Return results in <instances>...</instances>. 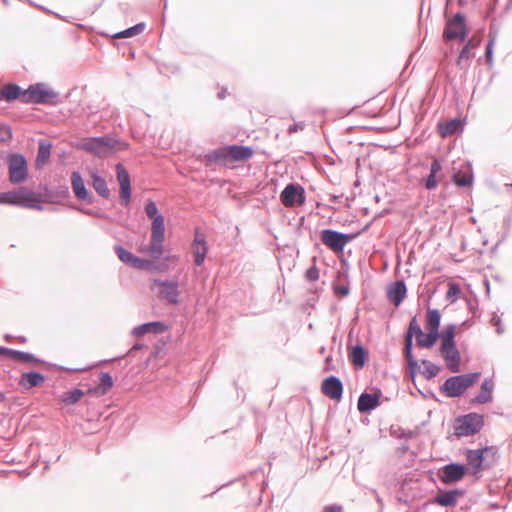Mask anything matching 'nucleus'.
Returning a JSON list of instances; mask_svg holds the SVG:
<instances>
[{
  "instance_id": "f257e3e1",
  "label": "nucleus",
  "mask_w": 512,
  "mask_h": 512,
  "mask_svg": "<svg viewBox=\"0 0 512 512\" xmlns=\"http://www.w3.org/2000/svg\"><path fill=\"white\" fill-rule=\"evenodd\" d=\"M144 210L147 217L151 220V238L148 252L151 258L159 259L164 252L165 218L156 202L151 198L147 199Z\"/></svg>"
},
{
  "instance_id": "f03ea898",
  "label": "nucleus",
  "mask_w": 512,
  "mask_h": 512,
  "mask_svg": "<svg viewBox=\"0 0 512 512\" xmlns=\"http://www.w3.org/2000/svg\"><path fill=\"white\" fill-rule=\"evenodd\" d=\"M254 155V149L251 146L228 144L217 149L208 151L203 159L206 165L226 164L228 162H245Z\"/></svg>"
},
{
  "instance_id": "7ed1b4c3",
  "label": "nucleus",
  "mask_w": 512,
  "mask_h": 512,
  "mask_svg": "<svg viewBox=\"0 0 512 512\" xmlns=\"http://www.w3.org/2000/svg\"><path fill=\"white\" fill-rule=\"evenodd\" d=\"M440 355L449 371L458 373L461 370V353L456 345V325L451 323L439 330Z\"/></svg>"
},
{
  "instance_id": "20e7f679",
  "label": "nucleus",
  "mask_w": 512,
  "mask_h": 512,
  "mask_svg": "<svg viewBox=\"0 0 512 512\" xmlns=\"http://www.w3.org/2000/svg\"><path fill=\"white\" fill-rule=\"evenodd\" d=\"M481 372H468L448 377L440 385V393L448 398H459L480 378Z\"/></svg>"
},
{
  "instance_id": "39448f33",
  "label": "nucleus",
  "mask_w": 512,
  "mask_h": 512,
  "mask_svg": "<svg viewBox=\"0 0 512 512\" xmlns=\"http://www.w3.org/2000/svg\"><path fill=\"white\" fill-rule=\"evenodd\" d=\"M484 425V415L480 413L469 412L467 414L459 415L454 419V432L452 435L448 436V439L452 440V437L460 439L463 437L474 436L483 429Z\"/></svg>"
},
{
  "instance_id": "423d86ee",
  "label": "nucleus",
  "mask_w": 512,
  "mask_h": 512,
  "mask_svg": "<svg viewBox=\"0 0 512 512\" xmlns=\"http://www.w3.org/2000/svg\"><path fill=\"white\" fill-rule=\"evenodd\" d=\"M35 198V191L28 187H19L10 191L0 192V205L29 208L37 211L44 210L43 204L34 202Z\"/></svg>"
},
{
  "instance_id": "0eeeda50",
  "label": "nucleus",
  "mask_w": 512,
  "mask_h": 512,
  "mask_svg": "<svg viewBox=\"0 0 512 512\" xmlns=\"http://www.w3.org/2000/svg\"><path fill=\"white\" fill-rule=\"evenodd\" d=\"M470 31L466 15L463 12H457L453 17L446 20L443 38L445 41L456 39L460 43H466L469 40Z\"/></svg>"
},
{
  "instance_id": "6e6552de",
  "label": "nucleus",
  "mask_w": 512,
  "mask_h": 512,
  "mask_svg": "<svg viewBox=\"0 0 512 512\" xmlns=\"http://www.w3.org/2000/svg\"><path fill=\"white\" fill-rule=\"evenodd\" d=\"M59 99V93L44 82H36L27 87V104H50L63 103Z\"/></svg>"
},
{
  "instance_id": "1a4fd4ad",
  "label": "nucleus",
  "mask_w": 512,
  "mask_h": 512,
  "mask_svg": "<svg viewBox=\"0 0 512 512\" xmlns=\"http://www.w3.org/2000/svg\"><path fill=\"white\" fill-rule=\"evenodd\" d=\"M9 358L14 361L24 363V364H34V365H46L48 367H57L61 371H81L82 369H72L64 366H58L56 364L49 363L42 358L37 357L35 354L22 351L18 349L8 348L0 345V359Z\"/></svg>"
},
{
  "instance_id": "9d476101",
  "label": "nucleus",
  "mask_w": 512,
  "mask_h": 512,
  "mask_svg": "<svg viewBox=\"0 0 512 512\" xmlns=\"http://www.w3.org/2000/svg\"><path fill=\"white\" fill-rule=\"evenodd\" d=\"M8 166V179L14 185H20L27 181L29 176L28 161L24 154L12 152L6 158Z\"/></svg>"
},
{
  "instance_id": "9b49d317",
  "label": "nucleus",
  "mask_w": 512,
  "mask_h": 512,
  "mask_svg": "<svg viewBox=\"0 0 512 512\" xmlns=\"http://www.w3.org/2000/svg\"><path fill=\"white\" fill-rule=\"evenodd\" d=\"M120 143L119 138L105 136H95L86 138L80 145L84 151L97 157H105L112 153L116 144Z\"/></svg>"
},
{
  "instance_id": "f8f14e48",
  "label": "nucleus",
  "mask_w": 512,
  "mask_h": 512,
  "mask_svg": "<svg viewBox=\"0 0 512 512\" xmlns=\"http://www.w3.org/2000/svg\"><path fill=\"white\" fill-rule=\"evenodd\" d=\"M357 238V234L343 233L326 228L320 231L322 243L334 253H343L345 246Z\"/></svg>"
},
{
  "instance_id": "ddd939ff",
  "label": "nucleus",
  "mask_w": 512,
  "mask_h": 512,
  "mask_svg": "<svg viewBox=\"0 0 512 512\" xmlns=\"http://www.w3.org/2000/svg\"><path fill=\"white\" fill-rule=\"evenodd\" d=\"M488 450H496L493 447H480L478 449H467L465 452V456L467 459L466 466H469L471 475L476 478L480 477V474L483 470H486L491 467V464L486 461L485 455L488 453Z\"/></svg>"
},
{
  "instance_id": "4468645a",
  "label": "nucleus",
  "mask_w": 512,
  "mask_h": 512,
  "mask_svg": "<svg viewBox=\"0 0 512 512\" xmlns=\"http://www.w3.org/2000/svg\"><path fill=\"white\" fill-rule=\"evenodd\" d=\"M469 473L470 469L466 464L450 462L439 469L438 478L443 484L451 485L461 481Z\"/></svg>"
},
{
  "instance_id": "2eb2a0df",
  "label": "nucleus",
  "mask_w": 512,
  "mask_h": 512,
  "mask_svg": "<svg viewBox=\"0 0 512 512\" xmlns=\"http://www.w3.org/2000/svg\"><path fill=\"white\" fill-rule=\"evenodd\" d=\"M280 200L286 207L302 206L306 201V192L302 185L288 183L280 193Z\"/></svg>"
},
{
  "instance_id": "dca6fc26",
  "label": "nucleus",
  "mask_w": 512,
  "mask_h": 512,
  "mask_svg": "<svg viewBox=\"0 0 512 512\" xmlns=\"http://www.w3.org/2000/svg\"><path fill=\"white\" fill-rule=\"evenodd\" d=\"M116 177L119 183V202L122 206L128 207L132 198L131 178L128 170L122 163L115 166Z\"/></svg>"
},
{
  "instance_id": "f3484780",
  "label": "nucleus",
  "mask_w": 512,
  "mask_h": 512,
  "mask_svg": "<svg viewBox=\"0 0 512 512\" xmlns=\"http://www.w3.org/2000/svg\"><path fill=\"white\" fill-rule=\"evenodd\" d=\"M154 285L158 286L157 296L166 300L169 304L178 305L180 303L179 282L170 279H155Z\"/></svg>"
},
{
  "instance_id": "a211bd4d",
  "label": "nucleus",
  "mask_w": 512,
  "mask_h": 512,
  "mask_svg": "<svg viewBox=\"0 0 512 512\" xmlns=\"http://www.w3.org/2000/svg\"><path fill=\"white\" fill-rule=\"evenodd\" d=\"M71 189L74 194V197L86 204H93L95 202V197L93 193L86 187L85 180L80 171L75 170L71 172L70 175Z\"/></svg>"
},
{
  "instance_id": "6ab92c4d",
  "label": "nucleus",
  "mask_w": 512,
  "mask_h": 512,
  "mask_svg": "<svg viewBox=\"0 0 512 512\" xmlns=\"http://www.w3.org/2000/svg\"><path fill=\"white\" fill-rule=\"evenodd\" d=\"M113 249L118 259L129 267L146 270L152 264L151 260L134 255L121 244H116Z\"/></svg>"
},
{
  "instance_id": "aec40b11",
  "label": "nucleus",
  "mask_w": 512,
  "mask_h": 512,
  "mask_svg": "<svg viewBox=\"0 0 512 512\" xmlns=\"http://www.w3.org/2000/svg\"><path fill=\"white\" fill-rule=\"evenodd\" d=\"M321 392L331 400L339 402L343 397V382L335 375L327 376L322 381Z\"/></svg>"
},
{
  "instance_id": "412c9836",
  "label": "nucleus",
  "mask_w": 512,
  "mask_h": 512,
  "mask_svg": "<svg viewBox=\"0 0 512 512\" xmlns=\"http://www.w3.org/2000/svg\"><path fill=\"white\" fill-rule=\"evenodd\" d=\"M191 250L194 255V264L196 266H202L208 253V243L204 233H202L199 228H196L194 231Z\"/></svg>"
},
{
  "instance_id": "4be33fe9",
  "label": "nucleus",
  "mask_w": 512,
  "mask_h": 512,
  "mask_svg": "<svg viewBox=\"0 0 512 512\" xmlns=\"http://www.w3.org/2000/svg\"><path fill=\"white\" fill-rule=\"evenodd\" d=\"M440 494L435 496L431 501L432 504H437L441 507H454L456 506L458 499L466 494V490L463 488L454 489H440Z\"/></svg>"
},
{
  "instance_id": "5701e85b",
  "label": "nucleus",
  "mask_w": 512,
  "mask_h": 512,
  "mask_svg": "<svg viewBox=\"0 0 512 512\" xmlns=\"http://www.w3.org/2000/svg\"><path fill=\"white\" fill-rule=\"evenodd\" d=\"M0 100L7 103L20 101L27 104V88H23L17 83H8L0 92Z\"/></svg>"
},
{
  "instance_id": "b1692460",
  "label": "nucleus",
  "mask_w": 512,
  "mask_h": 512,
  "mask_svg": "<svg viewBox=\"0 0 512 512\" xmlns=\"http://www.w3.org/2000/svg\"><path fill=\"white\" fill-rule=\"evenodd\" d=\"M348 359L356 370L363 369L369 359V350L358 341L348 346Z\"/></svg>"
},
{
  "instance_id": "393cba45",
  "label": "nucleus",
  "mask_w": 512,
  "mask_h": 512,
  "mask_svg": "<svg viewBox=\"0 0 512 512\" xmlns=\"http://www.w3.org/2000/svg\"><path fill=\"white\" fill-rule=\"evenodd\" d=\"M168 329H169V325L166 322L160 321V320H155V321L144 322L142 324L135 326L132 329L131 334L134 337H141V336H143L145 334H149V333L158 335V334L164 333Z\"/></svg>"
},
{
  "instance_id": "a878e982",
  "label": "nucleus",
  "mask_w": 512,
  "mask_h": 512,
  "mask_svg": "<svg viewBox=\"0 0 512 512\" xmlns=\"http://www.w3.org/2000/svg\"><path fill=\"white\" fill-rule=\"evenodd\" d=\"M387 298L395 306H400L407 296V286L403 279L392 282L387 288Z\"/></svg>"
},
{
  "instance_id": "bb28decb",
  "label": "nucleus",
  "mask_w": 512,
  "mask_h": 512,
  "mask_svg": "<svg viewBox=\"0 0 512 512\" xmlns=\"http://www.w3.org/2000/svg\"><path fill=\"white\" fill-rule=\"evenodd\" d=\"M464 126L465 120L454 117L447 121L439 122L437 124V130L441 137H448L463 132Z\"/></svg>"
},
{
  "instance_id": "cd10ccee",
  "label": "nucleus",
  "mask_w": 512,
  "mask_h": 512,
  "mask_svg": "<svg viewBox=\"0 0 512 512\" xmlns=\"http://www.w3.org/2000/svg\"><path fill=\"white\" fill-rule=\"evenodd\" d=\"M451 180L459 188L472 186L474 181L472 163L470 161H466L461 171H457L452 174Z\"/></svg>"
},
{
  "instance_id": "c85d7f7f",
  "label": "nucleus",
  "mask_w": 512,
  "mask_h": 512,
  "mask_svg": "<svg viewBox=\"0 0 512 512\" xmlns=\"http://www.w3.org/2000/svg\"><path fill=\"white\" fill-rule=\"evenodd\" d=\"M494 381L492 378H485L480 385L479 393L470 399V404L480 405L487 404L493 400Z\"/></svg>"
},
{
  "instance_id": "c756f323",
  "label": "nucleus",
  "mask_w": 512,
  "mask_h": 512,
  "mask_svg": "<svg viewBox=\"0 0 512 512\" xmlns=\"http://www.w3.org/2000/svg\"><path fill=\"white\" fill-rule=\"evenodd\" d=\"M442 163L439 158L434 157L430 165V172L427 177L422 178V186L428 190H434L438 186V181L441 180V176L438 177L439 172L442 171Z\"/></svg>"
},
{
  "instance_id": "7c9ffc66",
  "label": "nucleus",
  "mask_w": 512,
  "mask_h": 512,
  "mask_svg": "<svg viewBox=\"0 0 512 512\" xmlns=\"http://www.w3.org/2000/svg\"><path fill=\"white\" fill-rule=\"evenodd\" d=\"M46 380V376L36 370L24 371L21 373L18 384L26 390L41 386Z\"/></svg>"
},
{
  "instance_id": "2f4dec72",
  "label": "nucleus",
  "mask_w": 512,
  "mask_h": 512,
  "mask_svg": "<svg viewBox=\"0 0 512 512\" xmlns=\"http://www.w3.org/2000/svg\"><path fill=\"white\" fill-rule=\"evenodd\" d=\"M381 405L377 396H373L367 391H363L357 401V409L361 414H370Z\"/></svg>"
},
{
  "instance_id": "473e14b6",
  "label": "nucleus",
  "mask_w": 512,
  "mask_h": 512,
  "mask_svg": "<svg viewBox=\"0 0 512 512\" xmlns=\"http://www.w3.org/2000/svg\"><path fill=\"white\" fill-rule=\"evenodd\" d=\"M52 143L47 139H39L38 141V150L35 159V168L40 170L42 169L48 162L52 153Z\"/></svg>"
},
{
  "instance_id": "72a5a7b5",
  "label": "nucleus",
  "mask_w": 512,
  "mask_h": 512,
  "mask_svg": "<svg viewBox=\"0 0 512 512\" xmlns=\"http://www.w3.org/2000/svg\"><path fill=\"white\" fill-rule=\"evenodd\" d=\"M90 179L91 186L96 191V193L106 200L110 199L111 192L108 187L107 181L97 170L91 171Z\"/></svg>"
},
{
  "instance_id": "f704fd0d",
  "label": "nucleus",
  "mask_w": 512,
  "mask_h": 512,
  "mask_svg": "<svg viewBox=\"0 0 512 512\" xmlns=\"http://www.w3.org/2000/svg\"><path fill=\"white\" fill-rule=\"evenodd\" d=\"M463 47L460 50L457 60L456 66L460 69L466 70L469 67V59L473 58L475 54L472 52V48L479 46L480 41L473 42V39H469L466 43H463Z\"/></svg>"
},
{
  "instance_id": "c9c22d12",
  "label": "nucleus",
  "mask_w": 512,
  "mask_h": 512,
  "mask_svg": "<svg viewBox=\"0 0 512 512\" xmlns=\"http://www.w3.org/2000/svg\"><path fill=\"white\" fill-rule=\"evenodd\" d=\"M439 339V331L426 330L416 338V344L422 349H432Z\"/></svg>"
},
{
  "instance_id": "e433bc0d",
  "label": "nucleus",
  "mask_w": 512,
  "mask_h": 512,
  "mask_svg": "<svg viewBox=\"0 0 512 512\" xmlns=\"http://www.w3.org/2000/svg\"><path fill=\"white\" fill-rule=\"evenodd\" d=\"M84 396V390L78 387H73L72 389L63 392L59 397V401L67 406H70L77 404Z\"/></svg>"
},
{
  "instance_id": "4c0bfd02",
  "label": "nucleus",
  "mask_w": 512,
  "mask_h": 512,
  "mask_svg": "<svg viewBox=\"0 0 512 512\" xmlns=\"http://www.w3.org/2000/svg\"><path fill=\"white\" fill-rule=\"evenodd\" d=\"M441 325V313L437 308H427L426 320H425V329L426 330H434L439 331Z\"/></svg>"
},
{
  "instance_id": "58836bf2",
  "label": "nucleus",
  "mask_w": 512,
  "mask_h": 512,
  "mask_svg": "<svg viewBox=\"0 0 512 512\" xmlns=\"http://www.w3.org/2000/svg\"><path fill=\"white\" fill-rule=\"evenodd\" d=\"M338 276L341 278H345L346 282L343 284L333 283L332 290L335 295L344 298L347 297L350 293V284L348 280V272L347 271H337Z\"/></svg>"
},
{
  "instance_id": "ea45409f",
  "label": "nucleus",
  "mask_w": 512,
  "mask_h": 512,
  "mask_svg": "<svg viewBox=\"0 0 512 512\" xmlns=\"http://www.w3.org/2000/svg\"><path fill=\"white\" fill-rule=\"evenodd\" d=\"M145 28L146 24L144 22H139L131 27H128L122 31L115 33L114 37L120 39L134 37L136 35L141 34L145 30Z\"/></svg>"
},
{
  "instance_id": "a19ab883",
  "label": "nucleus",
  "mask_w": 512,
  "mask_h": 512,
  "mask_svg": "<svg viewBox=\"0 0 512 512\" xmlns=\"http://www.w3.org/2000/svg\"><path fill=\"white\" fill-rule=\"evenodd\" d=\"M421 363L424 366V369L421 371V373L426 380H432L441 370V366L434 364L427 359H422Z\"/></svg>"
},
{
  "instance_id": "79ce46f5",
  "label": "nucleus",
  "mask_w": 512,
  "mask_h": 512,
  "mask_svg": "<svg viewBox=\"0 0 512 512\" xmlns=\"http://www.w3.org/2000/svg\"><path fill=\"white\" fill-rule=\"evenodd\" d=\"M54 201L53 189H50L47 185H40L39 191L36 192V203H52Z\"/></svg>"
},
{
  "instance_id": "37998d69",
  "label": "nucleus",
  "mask_w": 512,
  "mask_h": 512,
  "mask_svg": "<svg viewBox=\"0 0 512 512\" xmlns=\"http://www.w3.org/2000/svg\"><path fill=\"white\" fill-rule=\"evenodd\" d=\"M99 387L102 390V394H107L110 389L114 386V379L110 372L101 371L98 375Z\"/></svg>"
},
{
  "instance_id": "c03bdc74",
  "label": "nucleus",
  "mask_w": 512,
  "mask_h": 512,
  "mask_svg": "<svg viewBox=\"0 0 512 512\" xmlns=\"http://www.w3.org/2000/svg\"><path fill=\"white\" fill-rule=\"evenodd\" d=\"M422 331L423 330L418 323L417 316H413L409 321L407 330L404 334V338H417Z\"/></svg>"
},
{
  "instance_id": "a18cd8bd",
  "label": "nucleus",
  "mask_w": 512,
  "mask_h": 512,
  "mask_svg": "<svg viewBox=\"0 0 512 512\" xmlns=\"http://www.w3.org/2000/svg\"><path fill=\"white\" fill-rule=\"evenodd\" d=\"M413 338H404V347L402 350V354L406 363L410 362H418L413 353Z\"/></svg>"
},
{
  "instance_id": "49530a36",
  "label": "nucleus",
  "mask_w": 512,
  "mask_h": 512,
  "mask_svg": "<svg viewBox=\"0 0 512 512\" xmlns=\"http://www.w3.org/2000/svg\"><path fill=\"white\" fill-rule=\"evenodd\" d=\"M390 434L398 439H411L416 435V433L413 430L404 429L400 426H391Z\"/></svg>"
},
{
  "instance_id": "de8ad7c7",
  "label": "nucleus",
  "mask_w": 512,
  "mask_h": 512,
  "mask_svg": "<svg viewBox=\"0 0 512 512\" xmlns=\"http://www.w3.org/2000/svg\"><path fill=\"white\" fill-rule=\"evenodd\" d=\"M460 294H461L460 286L454 281L449 282L448 290L446 293V299L450 303H455L460 298Z\"/></svg>"
},
{
  "instance_id": "09e8293b",
  "label": "nucleus",
  "mask_w": 512,
  "mask_h": 512,
  "mask_svg": "<svg viewBox=\"0 0 512 512\" xmlns=\"http://www.w3.org/2000/svg\"><path fill=\"white\" fill-rule=\"evenodd\" d=\"M317 257H312L313 264L305 271V280L307 282L313 283L319 279V269L316 266Z\"/></svg>"
},
{
  "instance_id": "8fccbe9b",
  "label": "nucleus",
  "mask_w": 512,
  "mask_h": 512,
  "mask_svg": "<svg viewBox=\"0 0 512 512\" xmlns=\"http://www.w3.org/2000/svg\"><path fill=\"white\" fill-rule=\"evenodd\" d=\"M493 57H494V44L492 39H488L485 45L484 59L489 68L493 65Z\"/></svg>"
},
{
  "instance_id": "3c124183",
  "label": "nucleus",
  "mask_w": 512,
  "mask_h": 512,
  "mask_svg": "<svg viewBox=\"0 0 512 512\" xmlns=\"http://www.w3.org/2000/svg\"><path fill=\"white\" fill-rule=\"evenodd\" d=\"M13 138L12 128L6 124H0V142H9Z\"/></svg>"
},
{
  "instance_id": "603ef678",
  "label": "nucleus",
  "mask_w": 512,
  "mask_h": 512,
  "mask_svg": "<svg viewBox=\"0 0 512 512\" xmlns=\"http://www.w3.org/2000/svg\"><path fill=\"white\" fill-rule=\"evenodd\" d=\"M406 365H407V370H408V376H409L410 380L415 384L417 374L420 372V369H421L419 361L406 363Z\"/></svg>"
},
{
  "instance_id": "864d4df0",
  "label": "nucleus",
  "mask_w": 512,
  "mask_h": 512,
  "mask_svg": "<svg viewBox=\"0 0 512 512\" xmlns=\"http://www.w3.org/2000/svg\"><path fill=\"white\" fill-rule=\"evenodd\" d=\"M54 198H68L70 196L69 188L67 185H60L53 189Z\"/></svg>"
},
{
  "instance_id": "5fc2aeb1",
  "label": "nucleus",
  "mask_w": 512,
  "mask_h": 512,
  "mask_svg": "<svg viewBox=\"0 0 512 512\" xmlns=\"http://www.w3.org/2000/svg\"><path fill=\"white\" fill-rule=\"evenodd\" d=\"M152 264L149 265L146 270H157V271H160V272H164V271H167L168 270V264L164 263V262H159L158 260L159 259H150Z\"/></svg>"
},
{
  "instance_id": "6e6d98bb",
  "label": "nucleus",
  "mask_w": 512,
  "mask_h": 512,
  "mask_svg": "<svg viewBox=\"0 0 512 512\" xmlns=\"http://www.w3.org/2000/svg\"><path fill=\"white\" fill-rule=\"evenodd\" d=\"M467 302V308L470 313H472L474 316H477L478 313V298L475 294L471 298L466 299Z\"/></svg>"
},
{
  "instance_id": "4d7b16f0",
  "label": "nucleus",
  "mask_w": 512,
  "mask_h": 512,
  "mask_svg": "<svg viewBox=\"0 0 512 512\" xmlns=\"http://www.w3.org/2000/svg\"><path fill=\"white\" fill-rule=\"evenodd\" d=\"M77 211H79L80 213L84 214V215H87V216H91V217H107L104 213H101L99 211H96L94 209H90V208H84V207H76Z\"/></svg>"
},
{
  "instance_id": "13d9d810",
  "label": "nucleus",
  "mask_w": 512,
  "mask_h": 512,
  "mask_svg": "<svg viewBox=\"0 0 512 512\" xmlns=\"http://www.w3.org/2000/svg\"><path fill=\"white\" fill-rule=\"evenodd\" d=\"M491 324L493 326H496V333L497 334H502L504 332V327L502 325L501 318L496 313H494L492 318H491Z\"/></svg>"
},
{
  "instance_id": "bf43d9fd",
  "label": "nucleus",
  "mask_w": 512,
  "mask_h": 512,
  "mask_svg": "<svg viewBox=\"0 0 512 512\" xmlns=\"http://www.w3.org/2000/svg\"><path fill=\"white\" fill-rule=\"evenodd\" d=\"M305 128V123L300 121V122H295L293 124H291L288 129H287V132L289 135L293 134V133H296L300 130H303Z\"/></svg>"
},
{
  "instance_id": "052dcab7",
  "label": "nucleus",
  "mask_w": 512,
  "mask_h": 512,
  "mask_svg": "<svg viewBox=\"0 0 512 512\" xmlns=\"http://www.w3.org/2000/svg\"><path fill=\"white\" fill-rule=\"evenodd\" d=\"M334 370H336V367L333 363V357L331 355H328L324 360V371L329 372Z\"/></svg>"
},
{
  "instance_id": "680f3d73",
  "label": "nucleus",
  "mask_w": 512,
  "mask_h": 512,
  "mask_svg": "<svg viewBox=\"0 0 512 512\" xmlns=\"http://www.w3.org/2000/svg\"><path fill=\"white\" fill-rule=\"evenodd\" d=\"M85 391V395H91V396H102V390L100 389V387L97 385V386H90L87 390H84Z\"/></svg>"
},
{
  "instance_id": "e2e57ef3",
  "label": "nucleus",
  "mask_w": 512,
  "mask_h": 512,
  "mask_svg": "<svg viewBox=\"0 0 512 512\" xmlns=\"http://www.w3.org/2000/svg\"><path fill=\"white\" fill-rule=\"evenodd\" d=\"M323 512H343V507L339 504H329L323 508Z\"/></svg>"
},
{
  "instance_id": "0e129e2a",
  "label": "nucleus",
  "mask_w": 512,
  "mask_h": 512,
  "mask_svg": "<svg viewBox=\"0 0 512 512\" xmlns=\"http://www.w3.org/2000/svg\"><path fill=\"white\" fill-rule=\"evenodd\" d=\"M512 226V214H508L503 218V227L505 230H510Z\"/></svg>"
},
{
  "instance_id": "69168bd1",
  "label": "nucleus",
  "mask_w": 512,
  "mask_h": 512,
  "mask_svg": "<svg viewBox=\"0 0 512 512\" xmlns=\"http://www.w3.org/2000/svg\"><path fill=\"white\" fill-rule=\"evenodd\" d=\"M497 29L492 25L490 27L489 33H488V39H492L493 44L495 45L496 39H497Z\"/></svg>"
},
{
  "instance_id": "338daca9",
  "label": "nucleus",
  "mask_w": 512,
  "mask_h": 512,
  "mask_svg": "<svg viewBox=\"0 0 512 512\" xmlns=\"http://www.w3.org/2000/svg\"><path fill=\"white\" fill-rule=\"evenodd\" d=\"M147 346L142 343H135L130 350L127 352V355H132L135 351L141 350L143 348H146Z\"/></svg>"
},
{
  "instance_id": "774afa93",
  "label": "nucleus",
  "mask_w": 512,
  "mask_h": 512,
  "mask_svg": "<svg viewBox=\"0 0 512 512\" xmlns=\"http://www.w3.org/2000/svg\"><path fill=\"white\" fill-rule=\"evenodd\" d=\"M228 95V89L226 87H221L220 91L217 93V98L223 100Z\"/></svg>"
}]
</instances>
